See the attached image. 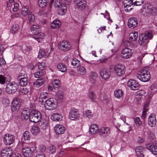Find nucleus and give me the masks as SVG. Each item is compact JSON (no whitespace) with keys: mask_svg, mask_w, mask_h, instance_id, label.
Instances as JSON below:
<instances>
[{"mask_svg":"<svg viewBox=\"0 0 157 157\" xmlns=\"http://www.w3.org/2000/svg\"><path fill=\"white\" fill-rule=\"evenodd\" d=\"M136 77L140 81L143 82L148 81L150 78V75L149 71L146 69H142L139 71Z\"/></svg>","mask_w":157,"mask_h":157,"instance_id":"f257e3e1","label":"nucleus"},{"mask_svg":"<svg viewBox=\"0 0 157 157\" xmlns=\"http://www.w3.org/2000/svg\"><path fill=\"white\" fill-rule=\"evenodd\" d=\"M125 66L121 63H117L113 67V71L115 74L119 76H122L125 72Z\"/></svg>","mask_w":157,"mask_h":157,"instance_id":"f03ea898","label":"nucleus"},{"mask_svg":"<svg viewBox=\"0 0 157 157\" xmlns=\"http://www.w3.org/2000/svg\"><path fill=\"white\" fill-rule=\"evenodd\" d=\"M44 106L48 110H53L57 107L56 100L52 98L48 99L45 101Z\"/></svg>","mask_w":157,"mask_h":157,"instance_id":"7ed1b4c3","label":"nucleus"},{"mask_svg":"<svg viewBox=\"0 0 157 157\" xmlns=\"http://www.w3.org/2000/svg\"><path fill=\"white\" fill-rule=\"evenodd\" d=\"M18 87L17 83L14 82H9L6 87V91L9 94H13L15 92Z\"/></svg>","mask_w":157,"mask_h":157,"instance_id":"20e7f679","label":"nucleus"},{"mask_svg":"<svg viewBox=\"0 0 157 157\" xmlns=\"http://www.w3.org/2000/svg\"><path fill=\"white\" fill-rule=\"evenodd\" d=\"M41 118V115L39 111L33 110L30 112V120L31 122H37L40 120Z\"/></svg>","mask_w":157,"mask_h":157,"instance_id":"39448f33","label":"nucleus"},{"mask_svg":"<svg viewBox=\"0 0 157 157\" xmlns=\"http://www.w3.org/2000/svg\"><path fill=\"white\" fill-rule=\"evenodd\" d=\"M132 53V50L129 48H125L122 50L121 52V56L123 58L128 59L131 57Z\"/></svg>","mask_w":157,"mask_h":157,"instance_id":"423d86ee","label":"nucleus"},{"mask_svg":"<svg viewBox=\"0 0 157 157\" xmlns=\"http://www.w3.org/2000/svg\"><path fill=\"white\" fill-rule=\"evenodd\" d=\"M59 47L60 49L64 51H67L71 49V46L69 42L65 40H63L59 44Z\"/></svg>","mask_w":157,"mask_h":157,"instance_id":"0eeeda50","label":"nucleus"},{"mask_svg":"<svg viewBox=\"0 0 157 157\" xmlns=\"http://www.w3.org/2000/svg\"><path fill=\"white\" fill-rule=\"evenodd\" d=\"M128 86L130 87L132 90H135L139 89L140 85L137 81L133 80L130 79L127 83Z\"/></svg>","mask_w":157,"mask_h":157,"instance_id":"6e6552de","label":"nucleus"},{"mask_svg":"<svg viewBox=\"0 0 157 157\" xmlns=\"http://www.w3.org/2000/svg\"><path fill=\"white\" fill-rule=\"evenodd\" d=\"M69 117L71 120L78 119L79 114L77 110L75 108L71 109L70 111Z\"/></svg>","mask_w":157,"mask_h":157,"instance_id":"1a4fd4ad","label":"nucleus"},{"mask_svg":"<svg viewBox=\"0 0 157 157\" xmlns=\"http://www.w3.org/2000/svg\"><path fill=\"white\" fill-rule=\"evenodd\" d=\"M99 74L101 77L104 80L107 79L110 75V71L107 68H105L101 69Z\"/></svg>","mask_w":157,"mask_h":157,"instance_id":"9d476101","label":"nucleus"},{"mask_svg":"<svg viewBox=\"0 0 157 157\" xmlns=\"http://www.w3.org/2000/svg\"><path fill=\"white\" fill-rule=\"evenodd\" d=\"M21 105V102L19 99H14L12 102L11 109L13 112L17 111L19 109Z\"/></svg>","mask_w":157,"mask_h":157,"instance_id":"9b49d317","label":"nucleus"},{"mask_svg":"<svg viewBox=\"0 0 157 157\" xmlns=\"http://www.w3.org/2000/svg\"><path fill=\"white\" fill-rule=\"evenodd\" d=\"M77 8L81 10H83L86 7V0H74Z\"/></svg>","mask_w":157,"mask_h":157,"instance_id":"f8f14e48","label":"nucleus"},{"mask_svg":"<svg viewBox=\"0 0 157 157\" xmlns=\"http://www.w3.org/2000/svg\"><path fill=\"white\" fill-rule=\"evenodd\" d=\"M14 141V138L12 135L6 134L4 136V141L6 144L10 145L13 144Z\"/></svg>","mask_w":157,"mask_h":157,"instance_id":"ddd939ff","label":"nucleus"},{"mask_svg":"<svg viewBox=\"0 0 157 157\" xmlns=\"http://www.w3.org/2000/svg\"><path fill=\"white\" fill-rule=\"evenodd\" d=\"M13 152L10 148H6V149L2 150L1 151L2 157H13Z\"/></svg>","mask_w":157,"mask_h":157,"instance_id":"4468645a","label":"nucleus"},{"mask_svg":"<svg viewBox=\"0 0 157 157\" xmlns=\"http://www.w3.org/2000/svg\"><path fill=\"white\" fill-rule=\"evenodd\" d=\"M147 38L146 35L144 34L140 35L138 41L141 45L145 46L148 43L149 40Z\"/></svg>","mask_w":157,"mask_h":157,"instance_id":"2eb2a0df","label":"nucleus"},{"mask_svg":"<svg viewBox=\"0 0 157 157\" xmlns=\"http://www.w3.org/2000/svg\"><path fill=\"white\" fill-rule=\"evenodd\" d=\"M146 148L155 155H157V146L151 143L145 144Z\"/></svg>","mask_w":157,"mask_h":157,"instance_id":"dca6fc26","label":"nucleus"},{"mask_svg":"<svg viewBox=\"0 0 157 157\" xmlns=\"http://www.w3.org/2000/svg\"><path fill=\"white\" fill-rule=\"evenodd\" d=\"M22 151L25 157H32L33 155V152L30 147H25L22 149Z\"/></svg>","mask_w":157,"mask_h":157,"instance_id":"f3484780","label":"nucleus"},{"mask_svg":"<svg viewBox=\"0 0 157 157\" xmlns=\"http://www.w3.org/2000/svg\"><path fill=\"white\" fill-rule=\"evenodd\" d=\"M98 131H99V134L103 137H105L110 133V130L108 127H102Z\"/></svg>","mask_w":157,"mask_h":157,"instance_id":"a211bd4d","label":"nucleus"},{"mask_svg":"<svg viewBox=\"0 0 157 157\" xmlns=\"http://www.w3.org/2000/svg\"><path fill=\"white\" fill-rule=\"evenodd\" d=\"M138 24V21L136 18L132 17L128 19V25L130 28H134L136 27Z\"/></svg>","mask_w":157,"mask_h":157,"instance_id":"6ab92c4d","label":"nucleus"},{"mask_svg":"<svg viewBox=\"0 0 157 157\" xmlns=\"http://www.w3.org/2000/svg\"><path fill=\"white\" fill-rule=\"evenodd\" d=\"M55 132L57 134H61L63 133L65 129L62 125L57 124L55 127Z\"/></svg>","mask_w":157,"mask_h":157,"instance_id":"aec40b11","label":"nucleus"},{"mask_svg":"<svg viewBox=\"0 0 157 157\" xmlns=\"http://www.w3.org/2000/svg\"><path fill=\"white\" fill-rule=\"evenodd\" d=\"M156 123L155 115L153 113H151L148 118V124L151 127H153L155 125Z\"/></svg>","mask_w":157,"mask_h":157,"instance_id":"412c9836","label":"nucleus"},{"mask_svg":"<svg viewBox=\"0 0 157 157\" xmlns=\"http://www.w3.org/2000/svg\"><path fill=\"white\" fill-rule=\"evenodd\" d=\"M30 114L29 109L23 110L21 114V117L22 120L26 121L29 118L30 119Z\"/></svg>","mask_w":157,"mask_h":157,"instance_id":"4be33fe9","label":"nucleus"},{"mask_svg":"<svg viewBox=\"0 0 157 157\" xmlns=\"http://www.w3.org/2000/svg\"><path fill=\"white\" fill-rule=\"evenodd\" d=\"M45 36V35L44 33L39 32L35 33V34H34L33 37L37 41L39 42L40 40H42L44 38Z\"/></svg>","mask_w":157,"mask_h":157,"instance_id":"5701e85b","label":"nucleus"},{"mask_svg":"<svg viewBox=\"0 0 157 157\" xmlns=\"http://www.w3.org/2000/svg\"><path fill=\"white\" fill-rule=\"evenodd\" d=\"M142 12L144 16H147L151 15L152 12V7L151 6H145Z\"/></svg>","mask_w":157,"mask_h":157,"instance_id":"b1692460","label":"nucleus"},{"mask_svg":"<svg viewBox=\"0 0 157 157\" xmlns=\"http://www.w3.org/2000/svg\"><path fill=\"white\" fill-rule=\"evenodd\" d=\"M58 13L59 14L62 15L66 13L67 11V7L65 4H63L58 7Z\"/></svg>","mask_w":157,"mask_h":157,"instance_id":"393cba45","label":"nucleus"},{"mask_svg":"<svg viewBox=\"0 0 157 157\" xmlns=\"http://www.w3.org/2000/svg\"><path fill=\"white\" fill-rule=\"evenodd\" d=\"M51 118L54 121H59L62 120L63 116L60 113H55L52 114Z\"/></svg>","mask_w":157,"mask_h":157,"instance_id":"a878e982","label":"nucleus"},{"mask_svg":"<svg viewBox=\"0 0 157 157\" xmlns=\"http://www.w3.org/2000/svg\"><path fill=\"white\" fill-rule=\"evenodd\" d=\"M45 82V79L44 77L38 78L33 83V86L36 87H38L42 85Z\"/></svg>","mask_w":157,"mask_h":157,"instance_id":"bb28decb","label":"nucleus"},{"mask_svg":"<svg viewBox=\"0 0 157 157\" xmlns=\"http://www.w3.org/2000/svg\"><path fill=\"white\" fill-rule=\"evenodd\" d=\"M61 22L59 20H55L51 23V28L52 29H54L59 28L61 25Z\"/></svg>","mask_w":157,"mask_h":157,"instance_id":"cd10ccee","label":"nucleus"},{"mask_svg":"<svg viewBox=\"0 0 157 157\" xmlns=\"http://www.w3.org/2000/svg\"><path fill=\"white\" fill-rule=\"evenodd\" d=\"M98 129L97 125L93 124L90 127L89 131L91 134H94L97 132L99 133V131H99V130H98Z\"/></svg>","mask_w":157,"mask_h":157,"instance_id":"c85d7f7f","label":"nucleus"},{"mask_svg":"<svg viewBox=\"0 0 157 157\" xmlns=\"http://www.w3.org/2000/svg\"><path fill=\"white\" fill-rule=\"evenodd\" d=\"M48 98V94L46 92H43L40 93L39 97V102L42 104L44 100Z\"/></svg>","mask_w":157,"mask_h":157,"instance_id":"c756f323","label":"nucleus"},{"mask_svg":"<svg viewBox=\"0 0 157 157\" xmlns=\"http://www.w3.org/2000/svg\"><path fill=\"white\" fill-rule=\"evenodd\" d=\"M138 38V33L137 32L130 33L129 36V39L132 41H135Z\"/></svg>","mask_w":157,"mask_h":157,"instance_id":"7c9ffc66","label":"nucleus"},{"mask_svg":"<svg viewBox=\"0 0 157 157\" xmlns=\"http://www.w3.org/2000/svg\"><path fill=\"white\" fill-rule=\"evenodd\" d=\"M41 28V26L39 25H33L31 26V31L34 34H35V33H36L37 32H40Z\"/></svg>","mask_w":157,"mask_h":157,"instance_id":"2f4dec72","label":"nucleus"},{"mask_svg":"<svg viewBox=\"0 0 157 157\" xmlns=\"http://www.w3.org/2000/svg\"><path fill=\"white\" fill-rule=\"evenodd\" d=\"M57 67L59 70L62 72H66L67 68L65 65L63 63H59L57 65Z\"/></svg>","mask_w":157,"mask_h":157,"instance_id":"473e14b6","label":"nucleus"},{"mask_svg":"<svg viewBox=\"0 0 157 157\" xmlns=\"http://www.w3.org/2000/svg\"><path fill=\"white\" fill-rule=\"evenodd\" d=\"M18 79L19 81V84L20 86H25L28 83V81L26 77L21 78Z\"/></svg>","mask_w":157,"mask_h":157,"instance_id":"72a5a7b5","label":"nucleus"},{"mask_svg":"<svg viewBox=\"0 0 157 157\" xmlns=\"http://www.w3.org/2000/svg\"><path fill=\"white\" fill-rule=\"evenodd\" d=\"M148 103L147 102L144 104V106L143 113L142 115V117L143 119L145 118L146 115V113L148 109Z\"/></svg>","mask_w":157,"mask_h":157,"instance_id":"f704fd0d","label":"nucleus"},{"mask_svg":"<svg viewBox=\"0 0 157 157\" xmlns=\"http://www.w3.org/2000/svg\"><path fill=\"white\" fill-rule=\"evenodd\" d=\"M60 85V81L58 79H55L53 82V86L55 90H58Z\"/></svg>","mask_w":157,"mask_h":157,"instance_id":"c9c22d12","label":"nucleus"},{"mask_svg":"<svg viewBox=\"0 0 157 157\" xmlns=\"http://www.w3.org/2000/svg\"><path fill=\"white\" fill-rule=\"evenodd\" d=\"M97 77V74L96 73L91 72L90 78V82L92 83H94Z\"/></svg>","mask_w":157,"mask_h":157,"instance_id":"e433bc0d","label":"nucleus"},{"mask_svg":"<svg viewBox=\"0 0 157 157\" xmlns=\"http://www.w3.org/2000/svg\"><path fill=\"white\" fill-rule=\"evenodd\" d=\"M31 132L32 134L36 135L40 132V129L37 126H33L31 130Z\"/></svg>","mask_w":157,"mask_h":157,"instance_id":"4c0bfd02","label":"nucleus"},{"mask_svg":"<svg viewBox=\"0 0 157 157\" xmlns=\"http://www.w3.org/2000/svg\"><path fill=\"white\" fill-rule=\"evenodd\" d=\"M48 2V0H39L38 5L40 7L43 8L46 6Z\"/></svg>","mask_w":157,"mask_h":157,"instance_id":"58836bf2","label":"nucleus"},{"mask_svg":"<svg viewBox=\"0 0 157 157\" xmlns=\"http://www.w3.org/2000/svg\"><path fill=\"white\" fill-rule=\"evenodd\" d=\"M123 92L120 90H116L114 92L115 97L117 98H120L123 95Z\"/></svg>","mask_w":157,"mask_h":157,"instance_id":"ea45409f","label":"nucleus"},{"mask_svg":"<svg viewBox=\"0 0 157 157\" xmlns=\"http://www.w3.org/2000/svg\"><path fill=\"white\" fill-rule=\"evenodd\" d=\"M71 64L72 66L76 67H78L80 65V61L76 58L72 60Z\"/></svg>","mask_w":157,"mask_h":157,"instance_id":"a19ab883","label":"nucleus"},{"mask_svg":"<svg viewBox=\"0 0 157 157\" xmlns=\"http://www.w3.org/2000/svg\"><path fill=\"white\" fill-rule=\"evenodd\" d=\"M57 100L60 102L63 101V93L61 91H59L56 94Z\"/></svg>","mask_w":157,"mask_h":157,"instance_id":"79ce46f5","label":"nucleus"},{"mask_svg":"<svg viewBox=\"0 0 157 157\" xmlns=\"http://www.w3.org/2000/svg\"><path fill=\"white\" fill-rule=\"evenodd\" d=\"M78 72L79 75H84L86 74V70L84 67L82 66L80 67Z\"/></svg>","mask_w":157,"mask_h":157,"instance_id":"37998d69","label":"nucleus"},{"mask_svg":"<svg viewBox=\"0 0 157 157\" xmlns=\"http://www.w3.org/2000/svg\"><path fill=\"white\" fill-rule=\"evenodd\" d=\"M150 89L151 90V92L153 94L157 92V84L153 83L150 86Z\"/></svg>","mask_w":157,"mask_h":157,"instance_id":"c03bdc74","label":"nucleus"},{"mask_svg":"<svg viewBox=\"0 0 157 157\" xmlns=\"http://www.w3.org/2000/svg\"><path fill=\"white\" fill-rule=\"evenodd\" d=\"M19 29V25L17 24L13 25L12 27L11 32L13 33H16Z\"/></svg>","mask_w":157,"mask_h":157,"instance_id":"a18cd8bd","label":"nucleus"},{"mask_svg":"<svg viewBox=\"0 0 157 157\" xmlns=\"http://www.w3.org/2000/svg\"><path fill=\"white\" fill-rule=\"evenodd\" d=\"M28 6H25L22 8L21 13L24 16H27L29 12H28Z\"/></svg>","mask_w":157,"mask_h":157,"instance_id":"49530a36","label":"nucleus"},{"mask_svg":"<svg viewBox=\"0 0 157 157\" xmlns=\"http://www.w3.org/2000/svg\"><path fill=\"white\" fill-rule=\"evenodd\" d=\"M28 17L29 22H34L35 21L34 16L31 12L28 14Z\"/></svg>","mask_w":157,"mask_h":157,"instance_id":"de8ad7c7","label":"nucleus"},{"mask_svg":"<svg viewBox=\"0 0 157 157\" xmlns=\"http://www.w3.org/2000/svg\"><path fill=\"white\" fill-rule=\"evenodd\" d=\"M96 94L94 93V91L90 92L89 94V98L91 101L94 102L95 101V99L96 98Z\"/></svg>","mask_w":157,"mask_h":157,"instance_id":"09e8293b","label":"nucleus"},{"mask_svg":"<svg viewBox=\"0 0 157 157\" xmlns=\"http://www.w3.org/2000/svg\"><path fill=\"white\" fill-rule=\"evenodd\" d=\"M44 74V72H43L42 70H40L38 71L37 72L35 73L34 74L35 77L36 78H40V77H43L42 76Z\"/></svg>","mask_w":157,"mask_h":157,"instance_id":"8fccbe9b","label":"nucleus"},{"mask_svg":"<svg viewBox=\"0 0 157 157\" xmlns=\"http://www.w3.org/2000/svg\"><path fill=\"white\" fill-rule=\"evenodd\" d=\"M23 136L25 140H29L30 137V132L27 131H25L24 133Z\"/></svg>","mask_w":157,"mask_h":157,"instance_id":"3c124183","label":"nucleus"},{"mask_svg":"<svg viewBox=\"0 0 157 157\" xmlns=\"http://www.w3.org/2000/svg\"><path fill=\"white\" fill-rule=\"evenodd\" d=\"M92 115V112L89 110H86L83 113V115L85 117H91Z\"/></svg>","mask_w":157,"mask_h":157,"instance_id":"603ef678","label":"nucleus"},{"mask_svg":"<svg viewBox=\"0 0 157 157\" xmlns=\"http://www.w3.org/2000/svg\"><path fill=\"white\" fill-rule=\"evenodd\" d=\"M144 147L142 146H137L136 147L135 151L137 155H139V153L142 151Z\"/></svg>","mask_w":157,"mask_h":157,"instance_id":"864d4df0","label":"nucleus"},{"mask_svg":"<svg viewBox=\"0 0 157 157\" xmlns=\"http://www.w3.org/2000/svg\"><path fill=\"white\" fill-rule=\"evenodd\" d=\"M134 122L137 126H140L141 123L139 117H136L134 120Z\"/></svg>","mask_w":157,"mask_h":157,"instance_id":"5fc2aeb1","label":"nucleus"},{"mask_svg":"<svg viewBox=\"0 0 157 157\" xmlns=\"http://www.w3.org/2000/svg\"><path fill=\"white\" fill-rule=\"evenodd\" d=\"M146 35V36L147 37V39L151 40L153 37L152 32L151 31H149L147 33H144Z\"/></svg>","mask_w":157,"mask_h":157,"instance_id":"6e6d98bb","label":"nucleus"},{"mask_svg":"<svg viewBox=\"0 0 157 157\" xmlns=\"http://www.w3.org/2000/svg\"><path fill=\"white\" fill-rule=\"evenodd\" d=\"M62 0H56L55 2L54 5L58 7L59 6H60L61 5L63 4V2H62Z\"/></svg>","mask_w":157,"mask_h":157,"instance_id":"4d7b16f0","label":"nucleus"},{"mask_svg":"<svg viewBox=\"0 0 157 157\" xmlns=\"http://www.w3.org/2000/svg\"><path fill=\"white\" fill-rule=\"evenodd\" d=\"M49 150L52 154H53L55 152L56 148L54 146L52 145L49 147Z\"/></svg>","mask_w":157,"mask_h":157,"instance_id":"13d9d810","label":"nucleus"},{"mask_svg":"<svg viewBox=\"0 0 157 157\" xmlns=\"http://www.w3.org/2000/svg\"><path fill=\"white\" fill-rule=\"evenodd\" d=\"M32 49V47L31 46H26V48L24 50L25 53L28 55L29 54V52Z\"/></svg>","mask_w":157,"mask_h":157,"instance_id":"bf43d9fd","label":"nucleus"},{"mask_svg":"<svg viewBox=\"0 0 157 157\" xmlns=\"http://www.w3.org/2000/svg\"><path fill=\"white\" fill-rule=\"evenodd\" d=\"M143 3V0H137L133 2V4L134 6H138L141 5Z\"/></svg>","mask_w":157,"mask_h":157,"instance_id":"052dcab7","label":"nucleus"},{"mask_svg":"<svg viewBox=\"0 0 157 157\" xmlns=\"http://www.w3.org/2000/svg\"><path fill=\"white\" fill-rule=\"evenodd\" d=\"M46 64L44 62H42L38 66V69L39 70H44Z\"/></svg>","mask_w":157,"mask_h":157,"instance_id":"680f3d73","label":"nucleus"},{"mask_svg":"<svg viewBox=\"0 0 157 157\" xmlns=\"http://www.w3.org/2000/svg\"><path fill=\"white\" fill-rule=\"evenodd\" d=\"M6 78L2 75H0V83L4 84L5 82Z\"/></svg>","mask_w":157,"mask_h":157,"instance_id":"e2e57ef3","label":"nucleus"},{"mask_svg":"<svg viewBox=\"0 0 157 157\" xmlns=\"http://www.w3.org/2000/svg\"><path fill=\"white\" fill-rule=\"evenodd\" d=\"M29 92L28 89L26 87H24L21 90V92L23 94H26Z\"/></svg>","mask_w":157,"mask_h":157,"instance_id":"0e129e2a","label":"nucleus"},{"mask_svg":"<svg viewBox=\"0 0 157 157\" xmlns=\"http://www.w3.org/2000/svg\"><path fill=\"white\" fill-rule=\"evenodd\" d=\"M14 7L13 10V11L14 12L17 11L19 9V4L16 3H14Z\"/></svg>","mask_w":157,"mask_h":157,"instance_id":"69168bd1","label":"nucleus"},{"mask_svg":"<svg viewBox=\"0 0 157 157\" xmlns=\"http://www.w3.org/2000/svg\"><path fill=\"white\" fill-rule=\"evenodd\" d=\"M133 4L132 0H129L127 2V3L124 6V7L127 8V6H132Z\"/></svg>","mask_w":157,"mask_h":157,"instance_id":"338daca9","label":"nucleus"},{"mask_svg":"<svg viewBox=\"0 0 157 157\" xmlns=\"http://www.w3.org/2000/svg\"><path fill=\"white\" fill-rule=\"evenodd\" d=\"M44 51H42L41 50L39 51V53L37 56V58H41L43 56L44 54Z\"/></svg>","mask_w":157,"mask_h":157,"instance_id":"774afa93","label":"nucleus"}]
</instances>
